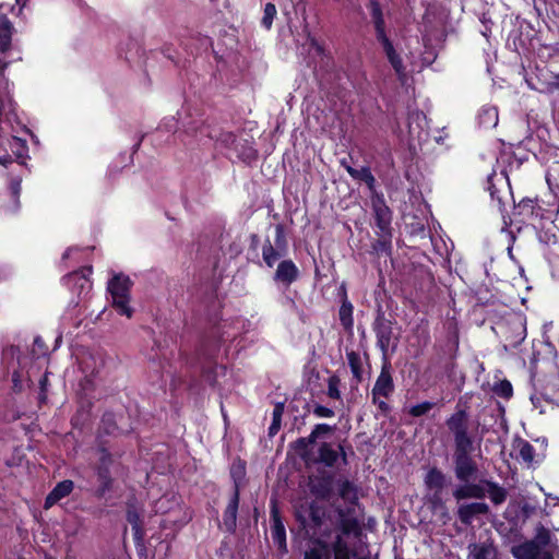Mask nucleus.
<instances>
[{"label":"nucleus","mask_w":559,"mask_h":559,"mask_svg":"<svg viewBox=\"0 0 559 559\" xmlns=\"http://www.w3.org/2000/svg\"><path fill=\"white\" fill-rule=\"evenodd\" d=\"M380 45L389 64L403 84L407 81L412 72L420 71L435 59L432 51L419 56L412 50L405 52L400 45H395L391 39Z\"/></svg>","instance_id":"nucleus-1"},{"label":"nucleus","mask_w":559,"mask_h":559,"mask_svg":"<svg viewBox=\"0 0 559 559\" xmlns=\"http://www.w3.org/2000/svg\"><path fill=\"white\" fill-rule=\"evenodd\" d=\"M12 24L5 16H0V146L3 145L2 115L13 110L10 84L3 75L8 64L7 52L11 45Z\"/></svg>","instance_id":"nucleus-2"},{"label":"nucleus","mask_w":559,"mask_h":559,"mask_svg":"<svg viewBox=\"0 0 559 559\" xmlns=\"http://www.w3.org/2000/svg\"><path fill=\"white\" fill-rule=\"evenodd\" d=\"M131 287L130 277L123 274L115 275L107 285L111 306L120 316H126L129 319L133 316V308L130 306Z\"/></svg>","instance_id":"nucleus-3"},{"label":"nucleus","mask_w":559,"mask_h":559,"mask_svg":"<svg viewBox=\"0 0 559 559\" xmlns=\"http://www.w3.org/2000/svg\"><path fill=\"white\" fill-rule=\"evenodd\" d=\"M550 533L545 527H538L532 540L525 542L512 548V555L516 559H554L548 550Z\"/></svg>","instance_id":"nucleus-4"},{"label":"nucleus","mask_w":559,"mask_h":559,"mask_svg":"<svg viewBox=\"0 0 559 559\" xmlns=\"http://www.w3.org/2000/svg\"><path fill=\"white\" fill-rule=\"evenodd\" d=\"M447 426L452 432L456 451L471 452L473 450V437L469 432L468 415L460 409L447 419Z\"/></svg>","instance_id":"nucleus-5"},{"label":"nucleus","mask_w":559,"mask_h":559,"mask_svg":"<svg viewBox=\"0 0 559 559\" xmlns=\"http://www.w3.org/2000/svg\"><path fill=\"white\" fill-rule=\"evenodd\" d=\"M407 131L404 133L403 130H399V135L404 138L407 136L409 144L421 143L427 138V118L424 112L419 110L411 111L406 122Z\"/></svg>","instance_id":"nucleus-6"},{"label":"nucleus","mask_w":559,"mask_h":559,"mask_svg":"<svg viewBox=\"0 0 559 559\" xmlns=\"http://www.w3.org/2000/svg\"><path fill=\"white\" fill-rule=\"evenodd\" d=\"M79 366L84 376L82 384L84 389H88L93 385L94 378L104 367V358L100 354L86 352L79 357Z\"/></svg>","instance_id":"nucleus-7"},{"label":"nucleus","mask_w":559,"mask_h":559,"mask_svg":"<svg viewBox=\"0 0 559 559\" xmlns=\"http://www.w3.org/2000/svg\"><path fill=\"white\" fill-rule=\"evenodd\" d=\"M393 390L394 384L390 372V364L384 362L372 389L373 403H377L379 397H388Z\"/></svg>","instance_id":"nucleus-8"},{"label":"nucleus","mask_w":559,"mask_h":559,"mask_svg":"<svg viewBox=\"0 0 559 559\" xmlns=\"http://www.w3.org/2000/svg\"><path fill=\"white\" fill-rule=\"evenodd\" d=\"M369 11H370L371 22L374 27L376 38L379 41V44L390 40V38L386 34L383 11H382L381 4L378 2V0H370Z\"/></svg>","instance_id":"nucleus-9"},{"label":"nucleus","mask_w":559,"mask_h":559,"mask_svg":"<svg viewBox=\"0 0 559 559\" xmlns=\"http://www.w3.org/2000/svg\"><path fill=\"white\" fill-rule=\"evenodd\" d=\"M90 273L91 267L73 272L66 277V284L79 296L87 295L92 288V283L87 277Z\"/></svg>","instance_id":"nucleus-10"},{"label":"nucleus","mask_w":559,"mask_h":559,"mask_svg":"<svg viewBox=\"0 0 559 559\" xmlns=\"http://www.w3.org/2000/svg\"><path fill=\"white\" fill-rule=\"evenodd\" d=\"M243 325V321L239 318L234 320L224 319L215 326L214 334L223 342L229 341L241 332Z\"/></svg>","instance_id":"nucleus-11"},{"label":"nucleus","mask_w":559,"mask_h":559,"mask_svg":"<svg viewBox=\"0 0 559 559\" xmlns=\"http://www.w3.org/2000/svg\"><path fill=\"white\" fill-rule=\"evenodd\" d=\"M342 459L344 464L347 463L346 453L341 444L336 448L330 443H322L319 448V461L324 465L332 467L334 466L338 459Z\"/></svg>","instance_id":"nucleus-12"},{"label":"nucleus","mask_w":559,"mask_h":559,"mask_svg":"<svg viewBox=\"0 0 559 559\" xmlns=\"http://www.w3.org/2000/svg\"><path fill=\"white\" fill-rule=\"evenodd\" d=\"M468 453L469 452L462 451H456L455 453V476L462 481H467L476 471L475 464L468 456Z\"/></svg>","instance_id":"nucleus-13"},{"label":"nucleus","mask_w":559,"mask_h":559,"mask_svg":"<svg viewBox=\"0 0 559 559\" xmlns=\"http://www.w3.org/2000/svg\"><path fill=\"white\" fill-rule=\"evenodd\" d=\"M299 276V270L292 260H284L277 265L274 280L289 286Z\"/></svg>","instance_id":"nucleus-14"},{"label":"nucleus","mask_w":559,"mask_h":559,"mask_svg":"<svg viewBox=\"0 0 559 559\" xmlns=\"http://www.w3.org/2000/svg\"><path fill=\"white\" fill-rule=\"evenodd\" d=\"M489 508L484 502H472L459 507L457 514L462 523L471 524L473 519L479 514L488 513Z\"/></svg>","instance_id":"nucleus-15"},{"label":"nucleus","mask_w":559,"mask_h":559,"mask_svg":"<svg viewBox=\"0 0 559 559\" xmlns=\"http://www.w3.org/2000/svg\"><path fill=\"white\" fill-rule=\"evenodd\" d=\"M73 490V481L63 480L56 485V487L50 491L45 500V508L49 509L55 503L60 501L62 498L67 497Z\"/></svg>","instance_id":"nucleus-16"},{"label":"nucleus","mask_w":559,"mask_h":559,"mask_svg":"<svg viewBox=\"0 0 559 559\" xmlns=\"http://www.w3.org/2000/svg\"><path fill=\"white\" fill-rule=\"evenodd\" d=\"M453 496L456 500L467 499V498H476L481 499L486 496L484 484H465L462 486H459L454 492Z\"/></svg>","instance_id":"nucleus-17"},{"label":"nucleus","mask_w":559,"mask_h":559,"mask_svg":"<svg viewBox=\"0 0 559 559\" xmlns=\"http://www.w3.org/2000/svg\"><path fill=\"white\" fill-rule=\"evenodd\" d=\"M516 211L520 215L524 216V218H550V216H546L540 206L537 205L533 200H522L516 206Z\"/></svg>","instance_id":"nucleus-18"},{"label":"nucleus","mask_w":559,"mask_h":559,"mask_svg":"<svg viewBox=\"0 0 559 559\" xmlns=\"http://www.w3.org/2000/svg\"><path fill=\"white\" fill-rule=\"evenodd\" d=\"M468 550V559H493L496 556L495 547L488 543L469 545Z\"/></svg>","instance_id":"nucleus-19"},{"label":"nucleus","mask_w":559,"mask_h":559,"mask_svg":"<svg viewBox=\"0 0 559 559\" xmlns=\"http://www.w3.org/2000/svg\"><path fill=\"white\" fill-rule=\"evenodd\" d=\"M238 504L239 492L238 489H236L224 513V524L228 531H233L236 526Z\"/></svg>","instance_id":"nucleus-20"},{"label":"nucleus","mask_w":559,"mask_h":559,"mask_svg":"<svg viewBox=\"0 0 559 559\" xmlns=\"http://www.w3.org/2000/svg\"><path fill=\"white\" fill-rule=\"evenodd\" d=\"M426 487L430 490L439 492L445 486V476L438 468H430L424 479Z\"/></svg>","instance_id":"nucleus-21"},{"label":"nucleus","mask_w":559,"mask_h":559,"mask_svg":"<svg viewBox=\"0 0 559 559\" xmlns=\"http://www.w3.org/2000/svg\"><path fill=\"white\" fill-rule=\"evenodd\" d=\"M483 484L485 492L492 503L501 504L506 501L508 493L503 487L490 480H484Z\"/></svg>","instance_id":"nucleus-22"},{"label":"nucleus","mask_w":559,"mask_h":559,"mask_svg":"<svg viewBox=\"0 0 559 559\" xmlns=\"http://www.w3.org/2000/svg\"><path fill=\"white\" fill-rule=\"evenodd\" d=\"M373 210L377 226L382 233H386L391 223V213L389 207L384 203L378 202L373 204Z\"/></svg>","instance_id":"nucleus-23"},{"label":"nucleus","mask_w":559,"mask_h":559,"mask_svg":"<svg viewBox=\"0 0 559 559\" xmlns=\"http://www.w3.org/2000/svg\"><path fill=\"white\" fill-rule=\"evenodd\" d=\"M479 126L484 128H493L498 123V110L493 106H484L477 116Z\"/></svg>","instance_id":"nucleus-24"},{"label":"nucleus","mask_w":559,"mask_h":559,"mask_svg":"<svg viewBox=\"0 0 559 559\" xmlns=\"http://www.w3.org/2000/svg\"><path fill=\"white\" fill-rule=\"evenodd\" d=\"M377 334V344L380 347L383 356H386L390 345H391V335L392 330L388 324L381 323L378 325L376 330Z\"/></svg>","instance_id":"nucleus-25"},{"label":"nucleus","mask_w":559,"mask_h":559,"mask_svg":"<svg viewBox=\"0 0 559 559\" xmlns=\"http://www.w3.org/2000/svg\"><path fill=\"white\" fill-rule=\"evenodd\" d=\"M127 519H128V522L132 525L134 539L136 540V543H139L143 538V531H142V526H141V516H140L139 512L133 508H129L128 513H127Z\"/></svg>","instance_id":"nucleus-26"},{"label":"nucleus","mask_w":559,"mask_h":559,"mask_svg":"<svg viewBox=\"0 0 559 559\" xmlns=\"http://www.w3.org/2000/svg\"><path fill=\"white\" fill-rule=\"evenodd\" d=\"M329 557L330 549L321 542H314L312 547L305 554V559H329Z\"/></svg>","instance_id":"nucleus-27"},{"label":"nucleus","mask_w":559,"mask_h":559,"mask_svg":"<svg viewBox=\"0 0 559 559\" xmlns=\"http://www.w3.org/2000/svg\"><path fill=\"white\" fill-rule=\"evenodd\" d=\"M340 320L342 325L349 330L353 326V306L349 301L345 300L340 308Z\"/></svg>","instance_id":"nucleus-28"},{"label":"nucleus","mask_w":559,"mask_h":559,"mask_svg":"<svg viewBox=\"0 0 559 559\" xmlns=\"http://www.w3.org/2000/svg\"><path fill=\"white\" fill-rule=\"evenodd\" d=\"M281 253L274 249L270 241H266L262 247V258L269 267H272L280 259Z\"/></svg>","instance_id":"nucleus-29"},{"label":"nucleus","mask_w":559,"mask_h":559,"mask_svg":"<svg viewBox=\"0 0 559 559\" xmlns=\"http://www.w3.org/2000/svg\"><path fill=\"white\" fill-rule=\"evenodd\" d=\"M334 559H350L352 551L341 536L336 537L333 545Z\"/></svg>","instance_id":"nucleus-30"},{"label":"nucleus","mask_w":559,"mask_h":559,"mask_svg":"<svg viewBox=\"0 0 559 559\" xmlns=\"http://www.w3.org/2000/svg\"><path fill=\"white\" fill-rule=\"evenodd\" d=\"M338 491L341 497L348 502L354 503L358 499L356 487L348 480L340 484Z\"/></svg>","instance_id":"nucleus-31"},{"label":"nucleus","mask_w":559,"mask_h":559,"mask_svg":"<svg viewBox=\"0 0 559 559\" xmlns=\"http://www.w3.org/2000/svg\"><path fill=\"white\" fill-rule=\"evenodd\" d=\"M209 136L213 139L216 143L225 147H230L235 143V135L230 132H221L217 130H213L209 133Z\"/></svg>","instance_id":"nucleus-32"},{"label":"nucleus","mask_w":559,"mask_h":559,"mask_svg":"<svg viewBox=\"0 0 559 559\" xmlns=\"http://www.w3.org/2000/svg\"><path fill=\"white\" fill-rule=\"evenodd\" d=\"M273 539L278 544L280 548L286 547L285 528L278 518L274 515L272 528Z\"/></svg>","instance_id":"nucleus-33"},{"label":"nucleus","mask_w":559,"mask_h":559,"mask_svg":"<svg viewBox=\"0 0 559 559\" xmlns=\"http://www.w3.org/2000/svg\"><path fill=\"white\" fill-rule=\"evenodd\" d=\"M284 413V405L282 403H277L273 409V420L269 428L270 436H274L281 428V420Z\"/></svg>","instance_id":"nucleus-34"},{"label":"nucleus","mask_w":559,"mask_h":559,"mask_svg":"<svg viewBox=\"0 0 559 559\" xmlns=\"http://www.w3.org/2000/svg\"><path fill=\"white\" fill-rule=\"evenodd\" d=\"M348 365L355 378L361 377V359L358 353L349 352L346 355Z\"/></svg>","instance_id":"nucleus-35"},{"label":"nucleus","mask_w":559,"mask_h":559,"mask_svg":"<svg viewBox=\"0 0 559 559\" xmlns=\"http://www.w3.org/2000/svg\"><path fill=\"white\" fill-rule=\"evenodd\" d=\"M276 13L277 11L273 3L265 4L261 23L266 29H270L272 27L273 20L276 16Z\"/></svg>","instance_id":"nucleus-36"},{"label":"nucleus","mask_w":559,"mask_h":559,"mask_svg":"<svg viewBox=\"0 0 559 559\" xmlns=\"http://www.w3.org/2000/svg\"><path fill=\"white\" fill-rule=\"evenodd\" d=\"M534 448L527 441H521L519 443V454L523 461L531 463L534 460Z\"/></svg>","instance_id":"nucleus-37"},{"label":"nucleus","mask_w":559,"mask_h":559,"mask_svg":"<svg viewBox=\"0 0 559 559\" xmlns=\"http://www.w3.org/2000/svg\"><path fill=\"white\" fill-rule=\"evenodd\" d=\"M354 179L365 181L369 186V188H371L374 183V177L372 176L368 167H361L359 169H356Z\"/></svg>","instance_id":"nucleus-38"},{"label":"nucleus","mask_w":559,"mask_h":559,"mask_svg":"<svg viewBox=\"0 0 559 559\" xmlns=\"http://www.w3.org/2000/svg\"><path fill=\"white\" fill-rule=\"evenodd\" d=\"M328 395H329V397L334 399V400L341 399L340 379L335 376H332L329 378Z\"/></svg>","instance_id":"nucleus-39"},{"label":"nucleus","mask_w":559,"mask_h":559,"mask_svg":"<svg viewBox=\"0 0 559 559\" xmlns=\"http://www.w3.org/2000/svg\"><path fill=\"white\" fill-rule=\"evenodd\" d=\"M432 406H433V404L430 402H423V403L412 406L409 408V414L415 417L423 416V415L427 414L432 408Z\"/></svg>","instance_id":"nucleus-40"},{"label":"nucleus","mask_w":559,"mask_h":559,"mask_svg":"<svg viewBox=\"0 0 559 559\" xmlns=\"http://www.w3.org/2000/svg\"><path fill=\"white\" fill-rule=\"evenodd\" d=\"M543 92L554 93L555 91H559V73H551L549 79L545 83Z\"/></svg>","instance_id":"nucleus-41"},{"label":"nucleus","mask_w":559,"mask_h":559,"mask_svg":"<svg viewBox=\"0 0 559 559\" xmlns=\"http://www.w3.org/2000/svg\"><path fill=\"white\" fill-rule=\"evenodd\" d=\"M495 392L499 396L510 397L512 395V385L509 381H501L495 386Z\"/></svg>","instance_id":"nucleus-42"},{"label":"nucleus","mask_w":559,"mask_h":559,"mask_svg":"<svg viewBox=\"0 0 559 559\" xmlns=\"http://www.w3.org/2000/svg\"><path fill=\"white\" fill-rule=\"evenodd\" d=\"M21 182H22V179L20 177H15V178L11 179L10 186H9L10 192H11L16 205L19 204V197L21 193Z\"/></svg>","instance_id":"nucleus-43"},{"label":"nucleus","mask_w":559,"mask_h":559,"mask_svg":"<svg viewBox=\"0 0 559 559\" xmlns=\"http://www.w3.org/2000/svg\"><path fill=\"white\" fill-rule=\"evenodd\" d=\"M331 429L332 428L326 424L317 425L309 436V441L313 442L320 435L328 433L331 431Z\"/></svg>","instance_id":"nucleus-44"},{"label":"nucleus","mask_w":559,"mask_h":559,"mask_svg":"<svg viewBox=\"0 0 559 559\" xmlns=\"http://www.w3.org/2000/svg\"><path fill=\"white\" fill-rule=\"evenodd\" d=\"M313 414L318 417H324V418L334 416V412L331 408L322 406V405H317L313 409Z\"/></svg>","instance_id":"nucleus-45"},{"label":"nucleus","mask_w":559,"mask_h":559,"mask_svg":"<svg viewBox=\"0 0 559 559\" xmlns=\"http://www.w3.org/2000/svg\"><path fill=\"white\" fill-rule=\"evenodd\" d=\"M358 527V522L356 520H344L342 522V530L345 534H349L354 530Z\"/></svg>","instance_id":"nucleus-46"},{"label":"nucleus","mask_w":559,"mask_h":559,"mask_svg":"<svg viewBox=\"0 0 559 559\" xmlns=\"http://www.w3.org/2000/svg\"><path fill=\"white\" fill-rule=\"evenodd\" d=\"M98 475H99L100 479L104 481L105 489H106L108 487V484H109V478H108L107 471L99 469Z\"/></svg>","instance_id":"nucleus-47"},{"label":"nucleus","mask_w":559,"mask_h":559,"mask_svg":"<svg viewBox=\"0 0 559 559\" xmlns=\"http://www.w3.org/2000/svg\"><path fill=\"white\" fill-rule=\"evenodd\" d=\"M283 238H284L283 228H282V226L277 225L276 226V243L280 245V242L282 241Z\"/></svg>","instance_id":"nucleus-48"},{"label":"nucleus","mask_w":559,"mask_h":559,"mask_svg":"<svg viewBox=\"0 0 559 559\" xmlns=\"http://www.w3.org/2000/svg\"><path fill=\"white\" fill-rule=\"evenodd\" d=\"M12 143H13V144H15V145L21 146V148H22L23 151H26L25 143H24L23 141H21L20 139H17V138L13 136V138H12Z\"/></svg>","instance_id":"nucleus-49"},{"label":"nucleus","mask_w":559,"mask_h":559,"mask_svg":"<svg viewBox=\"0 0 559 559\" xmlns=\"http://www.w3.org/2000/svg\"><path fill=\"white\" fill-rule=\"evenodd\" d=\"M380 409L385 411L388 409V404L382 400V397H379L378 402L376 403Z\"/></svg>","instance_id":"nucleus-50"},{"label":"nucleus","mask_w":559,"mask_h":559,"mask_svg":"<svg viewBox=\"0 0 559 559\" xmlns=\"http://www.w3.org/2000/svg\"><path fill=\"white\" fill-rule=\"evenodd\" d=\"M346 171L350 175L352 178H354L356 174V168H353L352 166L346 168Z\"/></svg>","instance_id":"nucleus-51"},{"label":"nucleus","mask_w":559,"mask_h":559,"mask_svg":"<svg viewBox=\"0 0 559 559\" xmlns=\"http://www.w3.org/2000/svg\"><path fill=\"white\" fill-rule=\"evenodd\" d=\"M346 171L350 175L352 178H354L356 174V168H353L352 166L346 168Z\"/></svg>","instance_id":"nucleus-52"},{"label":"nucleus","mask_w":559,"mask_h":559,"mask_svg":"<svg viewBox=\"0 0 559 559\" xmlns=\"http://www.w3.org/2000/svg\"><path fill=\"white\" fill-rule=\"evenodd\" d=\"M10 160H11V158L9 155H4L3 157H0V164L4 165L5 163H8Z\"/></svg>","instance_id":"nucleus-53"},{"label":"nucleus","mask_w":559,"mask_h":559,"mask_svg":"<svg viewBox=\"0 0 559 559\" xmlns=\"http://www.w3.org/2000/svg\"><path fill=\"white\" fill-rule=\"evenodd\" d=\"M139 557L140 559H146V554L144 548L139 549Z\"/></svg>","instance_id":"nucleus-54"},{"label":"nucleus","mask_w":559,"mask_h":559,"mask_svg":"<svg viewBox=\"0 0 559 559\" xmlns=\"http://www.w3.org/2000/svg\"><path fill=\"white\" fill-rule=\"evenodd\" d=\"M341 165L346 169L347 167H349L350 165L345 160V159H342L341 160Z\"/></svg>","instance_id":"nucleus-55"},{"label":"nucleus","mask_w":559,"mask_h":559,"mask_svg":"<svg viewBox=\"0 0 559 559\" xmlns=\"http://www.w3.org/2000/svg\"><path fill=\"white\" fill-rule=\"evenodd\" d=\"M72 249H68L64 253H63V259L68 258L71 253Z\"/></svg>","instance_id":"nucleus-56"},{"label":"nucleus","mask_w":559,"mask_h":559,"mask_svg":"<svg viewBox=\"0 0 559 559\" xmlns=\"http://www.w3.org/2000/svg\"><path fill=\"white\" fill-rule=\"evenodd\" d=\"M27 0H16V2L21 5H24Z\"/></svg>","instance_id":"nucleus-57"},{"label":"nucleus","mask_w":559,"mask_h":559,"mask_svg":"<svg viewBox=\"0 0 559 559\" xmlns=\"http://www.w3.org/2000/svg\"><path fill=\"white\" fill-rule=\"evenodd\" d=\"M106 455H107V453H106L105 451H103V457H102V460H104V461H105V456H106Z\"/></svg>","instance_id":"nucleus-58"},{"label":"nucleus","mask_w":559,"mask_h":559,"mask_svg":"<svg viewBox=\"0 0 559 559\" xmlns=\"http://www.w3.org/2000/svg\"><path fill=\"white\" fill-rule=\"evenodd\" d=\"M39 342H40V340H39V338H36V340H35V343H36V344H39Z\"/></svg>","instance_id":"nucleus-59"}]
</instances>
